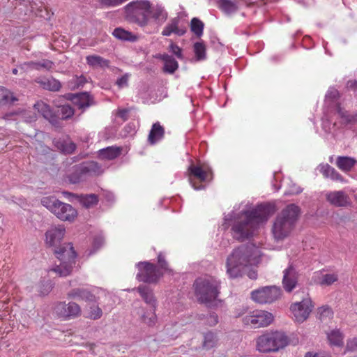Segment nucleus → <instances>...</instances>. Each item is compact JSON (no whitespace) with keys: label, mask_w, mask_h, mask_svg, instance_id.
<instances>
[{"label":"nucleus","mask_w":357,"mask_h":357,"mask_svg":"<svg viewBox=\"0 0 357 357\" xmlns=\"http://www.w3.org/2000/svg\"><path fill=\"white\" fill-rule=\"evenodd\" d=\"M53 62L49 60H43L40 62H25L18 66V68L22 71H26L29 69L39 70L42 68L47 70L53 67Z\"/></svg>","instance_id":"nucleus-25"},{"label":"nucleus","mask_w":357,"mask_h":357,"mask_svg":"<svg viewBox=\"0 0 357 357\" xmlns=\"http://www.w3.org/2000/svg\"><path fill=\"white\" fill-rule=\"evenodd\" d=\"M338 280V275L335 273L322 274L318 284L321 286H330Z\"/></svg>","instance_id":"nucleus-37"},{"label":"nucleus","mask_w":357,"mask_h":357,"mask_svg":"<svg viewBox=\"0 0 357 357\" xmlns=\"http://www.w3.org/2000/svg\"><path fill=\"white\" fill-rule=\"evenodd\" d=\"M208 322L211 326L215 325L218 322V316L215 313L211 314Z\"/></svg>","instance_id":"nucleus-53"},{"label":"nucleus","mask_w":357,"mask_h":357,"mask_svg":"<svg viewBox=\"0 0 357 357\" xmlns=\"http://www.w3.org/2000/svg\"><path fill=\"white\" fill-rule=\"evenodd\" d=\"M217 342L216 335L212 332H208L204 335L203 348L205 349H212L216 346Z\"/></svg>","instance_id":"nucleus-38"},{"label":"nucleus","mask_w":357,"mask_h":357,"mask_svg":"<svg viewBox=\"0 0 357 357\" xmlns=\"http://www.w3.org/2000/svg\"><path fill=\"white\" fill-rule=\"evenodd\" d=\"M68 296L71 298H79L82 300L88 302L96 301V297L91 291L84 289H73L68 294Z\"/></svg>","instance_id":"nucleus-24"},{"label":"nucleus","mask_w":357,"mask_h":357,"mask_svg":"<svg viewBox=\"0 0 357 357\" xmlns=\"http://www.w3.org/2000/svg\"><path fill=\"white\" fill-rule=\"evenodd\" d=\"M327 337L332 345L340 347L343 344L344 335L338 329L331 331Z\"/></svg>","instance_id":"nucleus-35"},{"label":"nucleus","mask_w":357,"mask_h":357,"mask_svg":"<svg viewBox=\"0 0 357 357\" xmlns=\"http://www.w3.org/2000/svg\"><path fill=\"white\" fill-rule=\"evenodd\" d=\"M314 305L307 296L300 302H295L290 306V310L296 321L302 323L305 321L312 312Z\"/></svg>","instance_id":"nucleus-13"},{"label":"nucleus","mask_w":357,"mask_h":357,"mask_svg":"<svg viewBox=\"0 0 357 357\" xmlns=\"http://www.w3.org/2000/svg\"><path fill=\"white\" fill-rule=\"evenodd\" d=\"M333 169L334 168L328 164L323 165L320 167V172L325 178H328Z\"/></svg>","instance_id":"nucleus-50"},{"label":"nucleus","mask_w":357,"mask_h":357,"mask_svg":"<svg viewBox=\"0 0 357 357\" xmlns=\"http://www.w3.org/2000/svg\"><path fill=\"white\" fill-rule=\"evenodd\" d=\"M101 167L94 161L83 163L75 167L74 172L69 174L68 179L71 183H78L88 177L101 174Z\"/></svg>","instance_id":"nucleus-10"},{"label":"nucleus","mask_w":357,"mask_h":357,"mask_svg":"<svg viewBox=\"0 0 357 357\" xmlns=\"http://www.w3.org/2000/svg\"><path fill=\"white\" fill-rule=\"evenodd\" d=\"M92 98L88 93H82L75 96L72 102L80 109H84L91 105Z\"/></svg>","instance_id":"nucleus-28"},{"label":"nucleus","mask_w":357,"mask_h":357,"mask_svg":"<svg viewBox=\"0 0 357 357\" xmlns=\"http://www.w3.org/2000/svg\"><path fill=\"white\" fill-rule=\"evenodd\" d=\"M13 93L3 86H0V105H6L17 101Z\"/></svg>","instance_id":"nucleus-36"},{"label":"nucleus","mask_w":357,"mask_h":357,"mask_svg":"<svg viewBox=\"0 0 357 357\" xmlns=\"http://www.w3.org/2000/svg\"><path fill=\"white\" fill-rule=\"evenodd\" d=\"M288 342V337L284 333L270 331L256 339V348L261 353L276 352L285 347Z\"/></svg>","instance_id":"nucleus-4"},{"label":"nucleus","mask_w":357,"mask_h":357,"mask_svg":"<svg viewBox=\"0 0 357 357\" xmlns=\"http://www.w3.org/2000/svg\"><path fill=\"white\" fill-rule=\"evenodd\" d=\"M251 279L257 278V273L255 272L250 273L248 275Z\"/></svg>","instance_id":"nucleus-56"},{"label":"nucleus","mask_w":357,"mask_h":357,"mask_svg":"<svg viewBox=\"0 0 357 357\" xmlns=\"http://www.w3.org/2000/svg\"><path fill=\"white\" fill-rule=\"evenodd\" d=\"M54 144L59 150L64 153H72L76 149L75 144L70 140L54 139Z\"/></svg>","instance_id":"nucleus-30"},{"label":"nucleus","mask_w":357,"mask_h":357,"mask_svg":"<svg viewBox=\"0 0 357 357\" xmlns=\"http://www.w3.org/2000/svg\"><path fill=\"white\" fill-rule=\"evenodd\" d=\"M57 113H59V121L66 120L71 118L75 113L74 109L69 105H64L58 108Z\"/></svg>","instance_id":"nucleus-40"},{"label":"nucleus","mask_w":357,"mask_h":357,"mask_svg":"<svg viewBox=\"0 0 357 357\" xmlns=\"http://www.w3.org/2000/svg\"><path fill=\"white\" fill-rule=\"evenodd\" d=\"M66 247H60L55 250L56 257L60 260V264L51 268L49 271L54 272L56 275L66 277L71 273L73 266L75 263V252L70 244Z\"/></svg>","instance_id":"nucleus-8"},{"label":"nucleus","mask_w":357,"mask_h":357,"mask_svg":"<svg viewBox=\"0 0 357 357\" xmlns=\"http://www.w3.org/2000/svg\"><path fill=\"white\" fill-rule=\"evenodd\" d=\"M218 5L219 9L228 15L236 13L238 8L236 3L231 0H219Z\"/></svg>","instance_id":"nucleus-31"},{"label":"nucleus","mask_w":357,"mask_h":357,"mask_svg":"<svg viewBox=\"0 0 357 357\" xmlns=\"http://www.w3.org/2000/svg\"><path fill=\"white\" fill-rule=\"evenodd\" d=\"M258 250L252 245H243L233 250L226 260V273L230 278L241 277L248 266L257 261Z\"/></svg>","instance_id":"nucleus-2"},{"label":"nucleus","mask_w":357,"mask_h":357,"mask_svg":"<svg viewBox=\"0 0 357 357\" xmlns=\"http://www.w3.org/2000/svg\"><path fill=\"white\" fill-rule=\"evenodd\" d=\"M346 351H357V337H353L347 340Z\"/></svg>","instance_id":"nucleus-46"},{"label":"nucleus","mask_w":357,"mask_h":357,"mask_svg":"<svg viewBox=\"0 0 357 357\" xmlns=\"http://www.w3.org/2000/svg\"><path fill=\"white\" fill-rule=\"evenodd\" d=\"M194 286L195 296L200 303L208 305L218 296L220 283L213 278H198Z\"/></svg>","instance_id":"nucleus-6"},{"label":"nucleus","mask_w":357,"mask_h":357,"mask_svg":"<svg viewBox=\"0 0 357 357\" xmlns=\"http://www.w3.org/2000/svg\"><path fill=\"white\" fill-rule=\"evenodd\" d=\"M158 262L161 269H163L165 271H171L168 268V264L165 259V256L162 253H160L158 256Z\"/></svg>","instance_id":"nucleus-48"},{"label":"nucleus","mask_w":357,"mask_h":357,"mask_svg":"<svg viewBox=\"0 0 357 357\" xmlns=\"http://www.w3.org/2000/svg\"><path fill=\"white\" fill-rule=\"evenodd\" d=\"M12 73H13V74H14V75H17V74L18 73V69H17V68H13V69L12 70Z\"/></svg>","instance_id":"nucleus-58"},{"label":"nucleus","mask_w":357,"mask_h":357,"mask_svg":"<svg viewBox=\"0 0 357 357\" xmlns=\"http://www.w3.org/2000/svg\"><path fill=\"white\" fill-rule=\"evenodd\" d=\"M38 83L43 89L52 91H58L61 87V83L53 77L39 81Z\"/></svg>","instance_id":"nucleus-34"},{"label":"nucleus","mask_w":357,"mask_h":357,"mask_svg":"<svg viewBox=\"0 0 357 357\" xmlns=\"http://www.w3.org/2000/svg\"><path fill=\"white\" fill-rule=\"evenodd\" d=\"M24 114L28 115L24 116L26 121L27 122H32L36 120V115L35 114H32L31 112H25Z\"/></svg>","instance_id":"nucleus-54"},{"label":"nucleus","mask_w":357,"mask_h":357,"mask_svg":"<svg viewBox=\"0 0 357 357\" xmlns=\"http://www.w3.org/2000/svg\"><path fill=\"white\" fill-rule=\"evenodd\" d=\"M152 17L156 20L165 21L167 18V13L162 8L151 9Z\"/></svg>","instance_id":"nucleus-43"},{"label":"nucleus","mask_w":357,"mask_h":357,"mask_svg":"<svg viewBox=\"0 0 357 357\" xmlns=\"http://www.w3.org/2000/svg\"><path fill=\"white\" fill-rule=\"evenodd\" d=\"M274 320L272 313L262 310H255L245 315L243 323L253 328H259L269 326Z\"/></svg>","instance_id":"nucleus-11"},{"label":"nucleus","mask_w":357,"mask_h":357,"mask_svg":"<svg viewBox=\"0 0 357 357\" xmlns=\"http://www.w3.org/2000/svg\"><path fill=\"white\" fill-rule=\"evenodd\" d=\"M137 267V279L144 282H156L163 274L156 266L147 261L138 263Z\"/></svg>","instance_id":"nucleus-12"},{"label":"nucleus","mask_w":357,"mask_h":357,"mask_svg":"<svg viewBox=\"0 0 357 357\" xmlns=\"http://www.w3.org/2000/svg\"><path fill=\"white\" fill-rule=\"evenodd\" d=\"M34 109L40 114L44 119L47 120L52 126H58L59 125V116L54 111L49 105L43 101H37L34 105Z\"/></svg>","instance_id":"nucleus-17"},{"label":"nucleus","mask_w":357,"mask_h":357,"mask_svg":"<svg viewBox=\"0 0 357 357\" xmlns=\"http://www.w3.org/2000/svg\"><path fill=\"white\" fill-rule=\"evenodd\" d=\"M151 12V4L147 0L133 1L125 6L126 20L142 27L148 24Z\"/></svg>","instance_id":"nucleus-5"},{"label":"nucleus","mask_w":357,"mask_h":357,"mask_svg":"<svg viewBox=\"0 0 357 357\" xmlns=\"http://www.w3.org/2000/svg\"><path fill=\"white\" fill-rule=\"evenodd\" d=\"M157 58L164 61L165 65L163 71L169 74H173L178 68V63L176 59L167 54H159Z\"/></svg>","instance_id":"nucleus-23"},{"label":"nucleus","mask_w":357,"mask_h":357,"mask_svg":"<svg viewBox=\"0 0 357 357\" xmlns=\"http://www.w3.org/2000/svg\"><path fill=\"white\" fill-rule=\"evenodd\" d=\"M188 181L195 190H203V184L213 179V171L208 165H191L188 169Z\"/></svg>","instance_id":"nucleus-9"},{"label":"nucleus","mask_w":357,"mask_h":357,"mask_svg":"<svg viewBox=\"0 0 357 357\" xmlns=\"http://www.w3.org/2000/svg\"><path fill=\"white\" fill-rule=\"evenodd\" d=\"M128 75H125L116 80V84L119 87L122 88L128 85Z\"/></svg>","instance_id":"nucleus-51"},{"label":"nucleus","mask_w":357,"mask_h":357,"mask_svg":"<svg viewBox=\"0 0 357 357\" xmlns=\"http://www.w3.org/2000/svg\"><path fill=\"white\" fill-rule=\"evenodd\" d=\"M156 307H151L149 311L145 312L142 316V321L148 326H154L157 321V316L155 314Z\"/></svg>","instance_id":"nucleus-39"},{"label":"nucleus","mask_w":357,"mask_h":357,"mask_svg":"<svg viewBox=\"0 0 357 357\" xmlns=\"http://www.w3.org/2000/svg\"><path fill=\"white\" fill-rule=\"evenodd\" d=\"M326 199L331 205L337 208H347L352 204L349 195L343 190L328 192Z\"/></svg>","instance_id":"nucleus-16"},{"label":"nucleus","mask_w":357,"mask_h":357,"mask_svg":"<svg viewBox=\"0 0 357 357\" xmlns=\"http://www.w3.org/2000/svg\"><path fill=\"white\" fill-rule=\"evenodd\" d=\"M204 23L199 19L194 17L191 20L190 28L191 31L198 37L203 34Z\"/></svg>","instance_id":"nucleus-42"},{"label":"nucleus","mask_w":357,"mask_h":357,"mask_svg":"<svg viewBox=\"0 0 357 357\" xmlns=\"http://www.w3.org/2000/svg\"><path fill=\"white\" fill-rule=\"evenodd\" d=\"M50 290H51V287L50 286V287H48V288L46 290V291L45 292H41V294L43 295V296L45 295V294H47L50 291Z\"/></svg>","instance_id":"nucleus-57"},{"label":"nucleus","mask_w":357,"mask_h":357,"mask_svg":"<svg viewBox=\"0 0 357 357\" xmlns=\"http://www.w3.org/2000/svg\"><path fill=\"white\" fill-rule=\"evenodd\" d=\"M102 315V310L98 306L92 305L89 310L87 317L96 320L100 319Z\"/></svg>","instance_id":"nucleus-44"},{"label":"nucleus","mask_w":357,"mask_h":357,"mask_svg":"<svg viewBox=\"0 0 357 357\" xmlns=\"http://www.w3.org/2000/svg\"><path fill=\"white\" fill-rule=\"evenodd\" d=\"M63 194L66 197H76L78 199L80 204L86 208H89L97 205L98 202V197L95 194L76 195L68 192H63Z\"/></svg>","instance_id":"nucleus-20"},{"label":"nucleus","mask_w":357,"mask_h":357,"mask_svg":"<svg viewBox=\"0 0 357 357\" xmlns=\"http://www.w3.org/2000/svg\"><path fill=\"white\" fill-rule=\"evenodd\" d=\"M282 286L287 292H291L297 286L298 273L296 269L289 266L283 271Z\"/></svg>","instance_id":"nucleus-18"},{"label":"nucleus","mask_w":357,"mask_h":357,"mask_svg":"<svg viewBox=\"0 0 357 357\" xmlns=\"http://www.w3.org/2000/svg\"><path fill=\"white\" fill-rule=\"evenodd\" d=\"M300 210L295 204L288 205L276 217L272 227V234L275 241H282L289 236L298 218Z\"/></svg>","instance_id":"nucleus-3"},{"label":"nucleus","mask_w":357,"mask_h":357,"mask_svg":"<svg viewBox=\"0 0 357 357\" xmlns=\"http://www.w3.org/2000/svg\"><path fill=\"white\" fill-rule=\"evenodd\" d=\"M356 160L351 157L338 156L336 160L337 167L344 172H348L354 167Z\"/></svg>","instance_id":"nucleus-29"},{"label":"nucleus","mask_w":357,"mask_h":357,"mask_svg":"<svg viewBox=\"0 0 357 357\" xmlns=\"http://www.w3.org/2000/svg\"><path fill=\"white\" fill-rule=\"evenodd\" d=\"M86 348L89 349V350L93 354L94 353V349L96 347V344L95 343H86L85 345H84Z\"/></svg>","instance_id":"nucleus-55"},{"label":"nucleus","mask_w":357,"mask_h":357,"mask_svg":"<svg viewBox=\"0 0 357 357\" xmlns=\"http://www.w3.org/2000/svg\"><path fill=\"white\" fill-rule=\"evenodd\" d=\"M318 314L319 319L324 320V319H331L333 317V312L331 308L328 306H322L318 309Z\"/></svg>","instance_id":"nucleus-45"},{"label":"nucleus","mask_w":357,"mask_h":357,"mask_svg":"<svg viewBox=\"0 0 357 357\" xmlns=\"http://www.w3.org/2000/svg\"><path fill=\"white\" fill-rule=\"evenodd\" d=\"M122 149L117 146H108L98 151V157L102 160H114L120 155Z\"/></svg>","instance_id":"nucleus-26"},{"label":"nucleus","mask_w":357,"mask_h":357,"mask_svg":"<svg viewBox=\"0 0 357 357\" xmlns=\"http://www.w3.org/2000/svg\"><path fill=\"white\" fill-rule=\"evenodd\" d=\"M137 291L144 302L151 305V307H156V299L151 289L146 286H139Z\"/></svg>","instance_id":"nucleus-27"},{"label":"nucleus","mask_w":357,"mask_h":357,"mask_svg":"<svg viewBox=\"0 0 357 357\" xmlns=\"http://www.w3.org/2000/svg\"><path fill=\"white\" fill-rule=\"evenodd\" d=\"M65 228L63 226L52 227L46 232V243L50 246L57 245L63 239Z\"/></svg>","instance_id":"nucleus-19"},{"label":"nucleus","mask_w":357,"mask_h":357,"mask_svg":"<svg viewBox=\"0 0 357 357\" xmlns=\"http://www.w3.org/2000/svg\"><path fill=\"white\" fill-rule=\"evenodd\" d=\"M339 96V93L337 90L336 89H331L328 91V93L326 95L327 98H331L332 100H336Z\"/></svg>","instance_id":"nucleus-52"},{"label":"nucleus","mask_w":357,"mask_h":357,"mask_svg":"<svg viewBox=\"0 0 357 357\" xmlns=\"http://www.w3.org/2000/svg\"><path fill=\"white\" fill-rule=\"evenodd\" d=\"M165 135V128L159 122L154 123L148 136L150 144L153 145L158 141L162 139Z\"/></svg>","instance_id":"nucleus-21"},{"label":"nucleus","mask_w":357,"mask_h":357,"mask_svg":"<svg viewBox=\"0 0 357 357\" xmlns=\"http://www.w3.org/2000/svg\"><path fill=\"white\" fill-rule=\"evenodd\" d=\"M193 49L197 61L204 60L206 59V45L204 43H195Z\"/></svg>","instance_id":"nucleus-41"},{"label":"nucleus","mask_w":357,"mask_h":357,"mask_svg":"<svg viewBox=\"0 0 357 357\" xmlns=\"http://www.w3.org/2000/svg\"><path fill=\"white\" fill-rule=\"evenodd\" d=\"M273 213V207L269 204L258 205L251 211L242 212L232 226L235 237L239 241L248 238L259 224L266 222Z\"/></svg>","instance_id":"nucleus-1"},{"label":"nucleus","mask_w":357,"mask_h":357,"mask_svg":"<svg viewBox=\"0 0 357 357\" xmlns=\"http://www.w3.org/2000/svg\"><path fill=\"white\" fill-rule=\"evenodd\" d=\"M179 20L174 18L171 22L167 24L162 31V36H169L172 33H175L177 36H181L185 34L186 30L185 29L179 28Z\"/></svg>","instance_id":"nucleus-22"},{"label":"nucleus","mask_w":357,"mask_h":357,"mask_svg":"<svg viewBox=\"0 0 357 357\" xmlns=\"http://www.w3.org/2000/svg\"><path fill=\"white\" fill-rule=\"evenodd\" d=\"M86 63L91 67H109V61L98 55H89L86 57Z\"/></svg>","instance_id":"nucleus-32"},{"label":"nucleus","mask_w":357,"mask_h":357,"mask_svg":"<svg viewBox=\"0 0 357 357\" xmlns=\"http://www.w3.org/2000/svg\"><path fill=\"white\" fill-rule=\"evenodd\" d=\"M112 34L115 38L121 40L134 42L137 40V36L120 27L114 29Z\"/></svg>","instance_id":"nucleus-33"},{"label":"nucleus","mask_w":357,"mask_h":357,"mask_svg":"<svg viewBox=\"0 0 357 357\" xmlns=\"http://www.w3.org/2000/svg\"><path fill=\"white\" fill-rule=\"evenodd\" d=\"M169 51L173 53L178 59H183L182 50L176 44L171 43L169 46Z\"/></svg>","instance_id":"nucleus-47"},{"label":"nucleus","mask_w":357,"mask_h":357,"mask_svg":"<svg viewBox=\"0 0 357 357\" xmlns=\"http://www.w3.org/2000/svg\"><path fill=\"white\" fill-rule=\"evenodd\" d=\"M328 178L337 182L344 183L346 181L343 176L335 169H333Z\"/></svg>","instance_id":"nucleus-49"},{"label":"nucleus","mask_w":357,"mask_h":357,"mask_svg":"<svg viewBox=\"0 0 357 357\" xmlns=\"http://www.w3.org/2000/svg\"><path fill=\"white\" fill-rule=\"evenodd\" d=\"M55 313L64 319H70L77 317L81 314V308L75 302H59L54 308Z\"/></svg>","instance_id":"nucleus-15"},{"label":"nucleus","mask_w":357,"mask_h":357,"mask_svg":"<svg viewBox=\"0 0 357 357\" xmlns=\"http://www.w3.org/2000/svg\"><path fill=\"white\" fill-rule=\"evenodd\" d=\"M41 204L62 221L73 222L77 216V210L70 204L62 202L54 197H43Z\"/></svg>","instance_id":"nucleus-7"},{"label":"nucleus","mask_w":357,"mask_h":357,"mask_svg":"<svg viewBox=\"0 0 357 357\" xmlns=\"http://www.w3.org/2000/svg\"><path fill=\"white\" fill-rule=\"evenodd\" d=\"M280 296V289L276 287H265L255 290L251 293L252 299L258 303H271Z\"/></svg>","instance_id":"nucleus-14"}]
</instances>
